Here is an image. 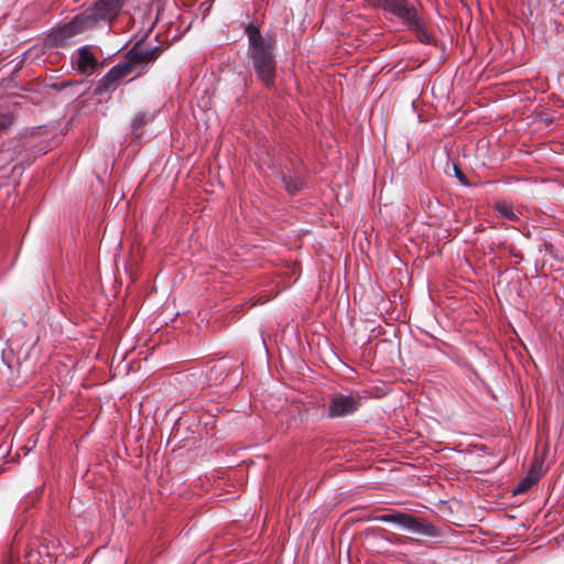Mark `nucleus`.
<instances>
[{
	"mask_svg": "<svg viewBox=\"0 0 564 564\" xmlns=\"http://www.w3.org/2000/svg\"><path fill=\"white\" fill-rule=\"evenodd\" d=\"M367 1L373 8H381L383 10L388 11V2H390V0H367Z\"/></svg>",
	"mask_w": 564,
	"mask_h": 564,
	"instance_id": "obj_15",
	"label": "nucleus"
},
{
	"mask_svg": "<svg viewBox=\"0 0 564 564\" xmlns=\"http://www.w3.org/2000/svg\"><path fill=\"white\" fill-rule=\"evenodd\" d=\"M162 50L159 46L140 47L134 45L126 55V61L113 66L96 85V94L108 91L118 80L130 75L140 65L155 61Z\"/></svg>",
	"mask_w": 564,
	"mask_h": 564,
	"instance_id": "obj_2",
	"label": "nucleus"
},
{
	"mask_svg": "<svg viewBox=\"0 0 564 564\" xmlns=\"http://www.w3.org/2000/svg\"><path fill=\"white\" fill-rule=\"evenodd\" d=\"M14 123V116L11 112H0V132L8 130Z\"/></svg>",
	"mask_w": 564,
	"mask_h": 564,
	"instance_id": "obj_11",
	"label": "nucleus"
},
{
	"mask_svg": "<svg viewBox=\"0 0 564 564\" xmlns=\"http://www.w3.org/2000/svg\"><path fill=\"white\" fill-rule=\"evenodd\" d=\"M39 556H40L39 552H35V551H30L26 554V557L29 558L30 562L36 561Z\"/></svg>",
	"mask_w": 564,
	"mask_h": 564,
	"instance_id": "obj_16",
	"label": "nucleus"
},
{
	"mask_svg": "<svg viewBox=\"0 0 564 564\" xmlns=\"http://www.w3.org/2000/svg\"><path fill=\"white\" fill-rule=\"evenodd\" d=\"M512 256L514 258H521L520 253L519 252H516L514 249H512Z\"/></svg>",
	"mask_w": 564,
	"mask_h": 564,
	"instance_id": "obj_17",
	"label": "nucleus"
},
{
	"mask_svg": "<svg viewBox=\"0 0 564 564\" xmlns=\"http://www.w3.org/2000/svg\"><path fill=\"white\" fill-rule=\"evenodd\" d=\"M384 523H393L408 530L411 533H416L425 536H435L437 531L435 527L424 518H417L410 513L404 512H390L383 513L377 518Z\"/></svg>",
	"mask_w": 564,
	"mask_h": 564,
	"instance_id": "obj_4",
	"label": "nucleus"
},
{
	"mask_svg": "<svg viewBox=\"0 0 564 564\" xmlns=\"http://www.w3.org/2000/svg\"><path fill=\"white\" fill-rule=\"evenodd\" d=\"M388 12L399 18L402 23L412 31L422 43H431V36L426 31L425 22L417 9L408 0H390Z\"/></svg>",
	"mask_w": 564,
	"mask_h": 564,
	"instance_id": "obj_3",
	"label": "nucleus"
},
{
	"mask_svg": "<svg viewBox=\"0 0 564 564\" xmlns=\"http://www.w3.org/2000/svg\"><path fill=\"white\" fill-rule=\"evenodd\" d=\"M453 171H454V175L458 178V181L463 185L469 184L466 175L462 172V170L459 169V166L457 164H453Z\"/></svg>",
	"mask_w": 564,
	"mask_h": 564,
	"instance_id": "obj_13",
	"label": "nucleus"
},
{
	"mask_svg": "<svg viewBox=\"0 0 564 564\" xmlns=\"http://www.w3.org/2000/svg\"><path fill=\"white\" fill-rule=\"evenodd\" d=\"M98 66V61L88 46L78 50V58L76 61V69L80 74H91Z\"/></svg>",
	"mask_w": 564,
	"mask_h": 564,
	"instance_id": "obj_8",
	"label": "nucleus"
},
{
	"mask_svg": "<svg viewBox=\"0 0 564 564\" xmlns=\"http://www.w3.org/2000/svg\"><path fill=\"white\" fill-rule=\"evenodd\" d=\"M492 207L498 213V215L506 220L517 221L520 218V213L517 212L513 206L507 202H496Z\"/></svg>",
	"mask_w": 564,
	"mask_h": 564,
	"instance_id": "obj_9",
	"label": "nucleus"
},
{
	"mask_svg": "<svg viewBox=\"0 0 564 564\" xmlns=\"http://www.w3.org/2000/svg\"><path fill=\"white\" fill-rule=\"evenodd\" d=\"M87 18L77 14L68 23L54 29L46 39V44L54 47L67 46L69 40L88 30Z\"/></svg>",
	"mask_w": 564,
	"mask_h": 564,
	"instance_id": "obj_6",
	"label": "nucleus"
},
{
	"mask_svg": "<svg viewBox=\"0 0 564 564\" xmlns=\"http://www.w3.org/2000/svg\"><path fill=\"white\" fill-rule=\"evenodd\" d=\"M533 484L534 480L530 478L522 479L520 484L517 486V488L513 490V494L517 495L527 492L532 487Z\"/></svg>",
	"mask_w": 564,
	"mask_h": 564,
	"instance_id": "obj_12",
	"label": "nucleus"
},
{
	"mask_svg": "<svg viewBox=\"0 0 564 564\" xmlns=\"http://www.w3.org/2000/svg\"><path fill=\"white\" fill-rule=\"evenodd\" d=\"M126 0H96L91 8L86 9L82 17L87 18V25L91 29L98 21H113L120 14Z\"/></svg>",
	"mask_w": 564,
	"mask_h": 564,
	"instance_id": "obj_5",
	"label": "nucleus"
},
{
	"mask_svg": "<svg viewBox=\"0 0 564 564\" xmlns=\"http://www.w3.org/2000/svg\"><path fill=\"white\" fill-rule=\"evenodd\" d=\"M282 181H283L285 189L291 195H295L303 187V181L297 176L283 175Z\"/></svg>",
	"mask_w": 564,
	"mask_h": 564,
	"instance_id": "obj_10",
	"label": "nucleus"
},
{
	"mask_svg": "<svg viewBox=\"0 0 564 564\" xmlns=\"http://www.w3.org/2000/svg\"><path fill=\"white\" fill-rule=\"evenodd\" d=\"M145 115L143 113H139L138 116L134 117L133 121H132V129L135 131L138 129H140L142 126L145 124Z\"/></svg>",
	"mask_w": 564,
	"mask_h": 564,
	"instance_id": "obj_14",
	"label": "nucleus"
},
{
	"mask_svg": "<svg viewBox=\"0 0 564 564\" xmlns=\"http://www.w3.org/2000/svg\"><path fill=\"white\" fill-rule=\"evenodd\" d=\"M249 40L248 55L258 79L268 88L274 86L275 62L271 45L259 28L249 23L246 28Z\"/></svg>",
	"mask_w": 564,
	"mask_h": 564,
	"instance_id": "obj_1",
	"label": "nucleus"
},
{
	"mask_svg": "<svg viewBox=\"0 0 564 564\" xmlns=\"http://www.w3.org/2000/svg\"><path fill=\"white\" fill-rule=\"evenodd\" d=\"M361 405V397L358 393H334L328 405V416L344 417L355 413Z\"/></svg>",
	"mask_w": 564,
	"mask_h": 564,
	"instance_id": "obj_7",
	"label": "nucleus"
}]
</instances>
